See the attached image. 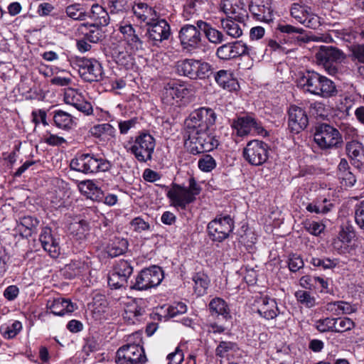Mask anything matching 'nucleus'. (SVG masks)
I'll use <instances>...</instances> for the list:
<instances>
[{
  "instance_id": "nucleus-1",
  "label": "nucleus",
  "mask_w": 364,
  "mask_h": 364,
  "mask_svg": "<svg viewBox=\"0 0 364 364\" xmlns=\"http://www.w3.org/2000/svg\"><path fill=\"white\" fill-rule=\"evenodd\" d=\"M297 85L306 92L326 98L336 96L338 92L331 80L314 70L301 73Z\"/></svg>"
},
{
  "instance_id": "nucleus-2",
  "label": "nucleus",
  "mask_w": 364,
  "mask_h": 364,
  "mask_svg": "<svg viewBox=\"0 0 364 364\" xmlns=\"http://www.w3.org/2000/svg\"><path fill=\"white\" fill-rule=\"evenodd\" d=\"M200 191V186L193 177H191L188 179V187L173 183L166 193V197L171 206L185 210L189 204L195 202Z\"/></svg>"
},
{
  "instance_id": "nucleus-3",
  "label": "nucleus",
  "mask_w": 364,
  "mask_h": 364,
  "mask_svg": "<svg viewBox=\"0 0 364 364\" xmlns=\"http://www.w3.org/2000/svg\"><path fill=\"white\" fill-rule=\"evenodd\" d=\"M217 114L210 107H203L193 111L185 120V132L188 137L209 131L216 122Z\"/></svg>"
},
{
  "instance_id": "nucleus-4",
  "label": "nucleus",
  "mask_w": 364,
  "mask_h": 364,
  "mask_svg": "<svg viewBox=\"0 0 364 364\" xmlns=\"http://www.w3.org/2000/svg\"><path fill=\"white\" fill-rule=\"evenodd\" d=\"M71 169L85 174L108 171L111 167L110 161L93 153H79L70 161Z\"/></svg>"
},
{
  "instance_id": "nucleus-5",
  "label": "nucleus",
  "mask_w": 364,
  "mask_h": 364,
  "mask_svg": "<svg viewBox=\"0 0 364 364\" xmlns=\"http://www.w3.org/2000/svg\"><path fill=\"white\" fill-rule=\"evenodd\" d=\"M126 150L140 163L151 161L156 146L154 137L147 132H141L124 144Z\"/></svg>"
},
{
  "instance_id": "nucleus-6",
  "label": "nucleus",
  "mask_w": 364,
  "mask_h": 364,
  "mask_svg": "<svg viewBox=\"0 0 364 364\" xmlns=\"http://www.w3.org/2000/svg\"><path fill=\"white\" fill-rule=\"evenodd\" d=\"M176 72L191 80H205L213 73V65L202 60L185 58L178 60L175 65Z\"/></svg>"
},
{
  "instance_id": "nucleus-7",
  "label": "nucleus",
  "mask_w": 364,
  "mask_h": 364,
  "mask_svg": "<svg viewBox=\"0 0 364 364\" xmlns=\"http://www.w3.org/2000/svg\"><path fill=\"white\" fill-rule=\"evenodd\" d=\"M235 228L233 218L228 214H218L207 226L208 235L213 242H222L229 237Z\"/></svg>"
},
{
  "instance_id": "nucleus-8",
  "label": "nucleus",
  "mask_w": 364,
  "mask_h": 364,
  "mask_svg": "<svg viewBox=\"0 0 364 364\" xmlns=\"http://www.w3.org/2000/svg\"><path fill=\"white\" fill-rule=\"evenodd\" d=\"M314 141L322 149L339 147L343 144L339 131L326 123H321L316 127Z\"/></svg>"
},
{
  "instance_id": "nucleus-9",
  "label": "nucleus",
  "mask_w": 364,
  "mask_h": 364,
  "mask_svg": "<svg viewBox=\"0 0 364 364\" xmlns=\"http://www.w3.org/2000/svg\"><path fill=\"white\" fill-rule=\"evenodd\" d=\"M230 125L236 135L240 137L249 135L252 130L255 134L262 136L268 134L261 122L251 114L236 117L232 120Z\"/></svg>"
},
{
  "instance_id": "nucleus-10",
  "label": "nucleus",
  "mask_w": 364,
  "mask_h": 364,
  "mask_svg": "<svg viewBox=\"0 0 364 364\" xmlns=\"http://www.w3.org/2000/svg\"><path fill=\"white\" fill-rule=\"evenodd\" d=\"M145 37L146 43L159 47L162 42L169 38L171 32L169 23L163 18H156L146 24Z\"/></svg>"
},
{
  "instance_id": "nucleus-11",
  "label": "nucleus",
  "mask_w": 364,
  "mask_h": 364,
  "mask_svg": "<svg viewBox=\"0 0 364 364\" xmlns=\"http://www.w3.org/2000/svg\"><path fill=\"white\" fill-rule=\"evenodd\" d=\"M269 146L260 140L250 141L242 151L245 161L252 166H261L264 164L269 156Z\"/></svg>"
},
{
  "instance_id": "nucleus-12",
  "label": "nucleus",
  "mask_w": 364,
  "mask_h": 364,
  "mask_svg": "<svg viewBox=\"0 0 364 364\" xmlns=\"http://www.w3.org/2000/svg\"><path fill=\"white\" fill-rule=\"evenodd\" d=\"M164 278L162 269L157 266L142 269L136 276L134 282L132 281L130 288L136 290H146L158 286Z\"/></svg>"
},
{
  "instance_id": "nucleus-13",
  "label": "nucleus",
  "mask_w": 364,
  "mask_h": 364,
  "mask_svg": "<svg viewBox=\"0 0 364 364\" xmlns=\"http://www.w3.org/2000/svg\"><path fill=\"white\" fill-rule=\"evenodd\" d=\"M78 73L86 82H99L104 78L102 67L99 61L94 58H80L76 60Z\"/></svg>"
},
{
  "instance_id": "nucleus-14",
  "label": "nucleus",
  "mask_w": 364,
  "mask_h": 364,
  "mask_svg": "<svg viewBox=\"0 0 364 364\" xmlns=\"http://www.w3.org/2000/svg\"><path fill=\"white\" fill-rule=\"evenodd\" d=\"M146 361L144 348L140 345H124L117 351V364H144Z\"/></svg>"
},
{
  "instance_id": "nucleus-15",
  "label": "nucleus",
  "mask_w": 364,
  "mask_h": 364,
  "mask_svg": "<svg viewBox=\"0 0 364 364\" xmlns=\"http://www.w3.org/2000/svg\"><path fill=\"white\" fill-rule=\"evenodd\" d=\"M196 26L185 24L181 27L178 33V38L183 50L188 52L198 49L202 46V35Z\"/></svg>"
},
{
  "instance_id": "nucleus-16",
  "label": "nucleus",
  "mask_w": 364,
  "mask_h": 364,
  "mask_svg": "<svg viewBox=\"0 0 364 364\" xmlns=\"http://www.w3.org/2000/svg\"><path fill=\"white\" fill-rule=\"evenodd\" d=\"M188 140L191 143L190 152L194 155L213 151L219 145V140L210 129L200 132L194 137H188Z\"/></svg>"
},
{
  "instance_id": "nucleus-17",
  "label": "nucleus",
  "mask_w": 364,
  "mask_h": 364,
  "mask_svg": "<svg viewBox=\"0 0 364 364\" xmlns=\"http://www.w3.org/2000/svg\"><path fill=\"white\" fill-rule=\"evenodd\" d=\"M290 13L294 19L306 27L315 29L320 26V18L313 14L308 6L294 3L291 5Z\"/></svg>"
},
{
  "instance_id": "nucleus-18",
  "label": "nucleus",
  "mask_w": 364,
  "mask_h": 364,
  "mask_svg": "<svg viewBox=\"0 0 364 364\" xmlns=\"http://www.w3.org/2000/svg\"><path fill=\"white\" fill-rule=\"evenodd\" d=\"M119 31L131 50L136 52L145 49L146 42L143 41L141 35L136 31L131 23H121Z\"/></svg>"
},
{
  "instance_id": "nucleus-19",
  "label": "nucleus",
  "mask_w": 364,
  "mask_h": 364,
  "mask_svg": "<svg viewBox=\"0 0 364 364\" xmlns=\"http://www.w3.org/2000/svg\"><path fill=\"white\" fill-rule=\"evenodd\" d=\"M288 125L291 132L299 134L306 128L309 118L306 111L296 105H291L288 110Z\"/></svg>"
},
{
  "instance_id": "nucleus-20",
  "label": "nucleus",
  "mask_w": 364,
  "mask_h": 364,
  "mask_svg": "<svg viewBox=\"0 0 364 364\" xmlns=\"http://www.w3.org/2000/svg\"><path fill=\"white\" fill-rule=\"evenodd\" d=\"M254 310L267 320L273 319L279 314L276 300L268 296L257 298L254 304Z\"/></svg>"
},
{
  "instance_id": "nucleus-21",
  "label": "nucleus",
  "mask_w": 364,
  "mask_h": 364,
  "mask_svg": "<svg viewBox=\"0 0 364 364\" xmlns=\"http://www.w3.org/2000/svg\"><path fill=\"white\" fill-rule=\"evenodd\" d=\"M64 101L66 104L75 107L85 115H90L93 112L92 105L85 100L82 95L75 89L71 87L65 89Z\"/></svg>"
},
{
  "instance_id": "nucleus-22",
  "label": "nucleus",
  "mask_w": 364,
  "mask_h": 364,
  "mask_svg": "<svg viewBox=\"0 0 364 364\" xmlns=\"http://www.w3.org/2000/svg\"><path fill=\"white\" fill-rule=\"evenodd\" d=\"M221 9L228 18L243 23L248 16L242 0H222Z\"/></svg>"
},
{
  "instance_id": "nucleus-23",
  "label": "nucleus",
  "mask_w": 364,
  "mask_h": 364,
  "mask_svg": "<svg viewBox=\"0 0 364 364\" xmlns=\"http://www.w3.org/2000/svg\"><path fill=\"white\" fill-rule=\"evenodd\" d=\"M317 62L324 66H330L333 63L341 62L344 53L333 46H321L315 54Z\"/></svg>"
},
{
  "instance_id": "nucleus-24",
  "label": "nucleus",
  "mask_w": 364,
  "mask_h": 364,
  "mask_svg": "<svg viewBox=\"0 0 364 364\" xmlns=\"http://www.w3.org/2000/svg\"><path fill=\"white\" fill-rule=\"evenodd\" d=\"M39 240L42 247L48 252L53 258H56L60 254V245L58 239L52 233L51 228L44 227L39 235Z\"/></svg>"
},
{
  "instance_id": "nucleus-25",
  "label": "nucleus",
  "mask_w": 364,
  "mask_h": 364,
  "mask_svg": "<svg viewBox=\"0 0 364 364\" xmlns=\"http://www.w3.org/2000/svg\"><path fill=\"white\" fill-rule=\"evenodd\" d=\"M346 151L352 165L358 169L364 166V146L357 140L348 141L346 146Z\"/></svg>"
},
{
  "instance_id": "nucleus-26",
  "label": "nucleus",
  "mask_w": 364,
  "mask_h": 364,
  "mask_svg": "<svg viewBox=\"0 0 364 364\" xmlns=\"http://www.w3.org/2000/svg\"><path fill=\"white\" fill-rule=\"evenodd\" d=\"M191 86L181 81H171L164 87V96L168 99H182L188 95Z\"/></svg>"
},
{
  "instance_id": "nucleus-27",
  "label": "nucleus",
  "mask_w": 364,
  "mask_h": 364,
  "mask_svg": "<svg viewBox=\"0 0 364 364\" xmlns=\"http://www.w3.org/2000/svg\"><path fill=\"white\" fill-rule=\"evenodd\" d=\"M130 9L136 19L140 22L146 23V24L157 17L155 9L144 2L134 1Z\"/></svg>"
},
{
  "instance_id": "nucleus-28",
  "label": "nucleus",
  "mask_w": 364,
  "mask_h": 364,
  "mask_svg": "<svg viewBox=\"0 0 364 364\" xmlns=\"http://www.w3.org/2000/svg\"><path fill=\"white\" fill-rule=\"evenodd\" d=\"M87 18H90L92 23L98 26H106L110 21H114V18L111 16L103 6L98 4H94L91 8L87 11Z\"/></svg>"
},
{
  "instance_id": "nucleus-29",
  "label": "nucleus",
  "mask_w": 364,
  "mask_h": 364,
  "mask_svg": "<svg viewBox=\"0 0 364 364\" xmlns=\"http://www.w3.org/2000/svg\"><path fill=\"white\" fill-rule=\"evenodd\" d=\"M46 306L52 314L60 316L66 314H71L77 309L75 304L61 297L48 300Z\"/></svg>"
},
{
  "instance_id": "nucleus-30",
  "label": "nucleus",
  "mask_w": 364,
  "mask_h": 364,
  "mask_svg": "<svg viewBox=\"0 0 364 364\" xmlns=\"http://www.w3.org/2000/svg\"><path fill=\"white\" fill-rule=\"evenodd\" d=\"M54 125L63 130L73 129L76 127V119L70 113L61 109L53 112Z\"/></svg>"
},
{
  "instance_id": "nucleus-31",
  "label": "nucleus",
  "mask_w": 364,
  "mask_h": 364,
  "mask_svg": "<svg viewBox=\"0 0 364 364\" xmlns=\"http://www.w3.org/2000/svg\"><path fill=\"white\" fill-rule=\"evenodd\" d=\"M215 82L223 89L229 91L236 90L239 87L233 73L228 70H220L213 75Z\"/></svg>"
},
{
  "instance_id": "nucleus-32",
  "label": "nucleus",
  "mask_w": 364,
  "mask_h": 364,
  "mask_svg": "<svg viewBox=\"0 0 364 364\" xmlns=\"http://www.w3.org/2000/svg\"><path fill=\"white\" fill-rule=\"evenodd\" d=\"M90 272L87 263L81 260H73L66 264L63 269V274L67 279H73L77 277L85 276Z\"/></svg>"
},
{
  "instance_id": "nucleus-33",
  "label": "nucleus",
  "mask_w": 364,
  "mask_h": 364,
  "mask_svg": "<svg viewBox=\"0 0 364 364\" xmlns=\"http://www.w3.org/2000/svg\"><path fill=\"white\" fill-rule=\"evenodd\" d=\"M333 207V204L329 199L324 196H319L309 203L306 210L311 213L325 215L329 213Z\"/></svg>"
},
{
  "instance_id": "nucleus-34",
  "label": "nucleus",
  "mask_w": 364,
  "mask_h": 364,
  "mask_svg": "<svg viewBox=\"0 0 364 364\" xmlns=\"http://www.w3.org/2000/svg\"><path fill=\"white\" fill-rule=\"evenodd\" d=\"M208 309L212 316H221L225 319L231 318L229 305L222 298L212 299L208 304Z\"/></svg>"
},
{
  "instance_id": "nucleus-35",
  "label": "nucleus",
  "mask_w": 364,
  "mask_h": 364,
  "mask_svg": "<svg viewBox=\"0 0 364 364\" xmlns=\"http://www.w3.org/2000/svg\"><path fill=\"white\" fill-rule=\"evenodd\" d=\"M250 12L259 21L269 23L274 18L273 9L271 6L267 3L266 4H255L250 5Z\"/></svg>"
},
{
  "instance_id": "nucleus-36",
  "label": "nucleus",
  "mask_w": 364,
  "mask_h": 364,
  "mask_svg": "<svg viewBox=\"0 0 364 364\" xmlns=\"http://www.w3.org/2000/svg\"><path fill=\"white\" fill-rule=\"evenodd\" d=\"M112 18L124 16L130 9L128 0H103Z\"/></svg>"
},
{
  "instance_id": "nucleus-37",
  "label": "nucleus",
  "mask_w": 364,
  "mask_h": 364,
  "mask_svg": "<svg viewBox=\"0 0 364 364\" xmlns=\"http://www.w3.org/2000/svg\"><path fill=\"white\" fill-rule=\"evenodd\" d=\"M196 24L198 28L205 33L206 38L210 43L219 44L224 41V36L222 32L213 28L209 23L199 20L197 21Z\"/></svg>"
},
{
  "instance_id": "nucleus-38",
  "label": "nucleus",
  "mask_w": 364,
  "mask_h": 364,
  "mask_svg": "<svg viewBox=\"0 0 364 364\" xmlns=\"http://www.w3.org/2000/svg\"><path fill=\"white\" fill-rule=\"evenodd\" d=\"M192 280L194 282V292L198 296H201L206 294L210 280L205 273L203 272L195 273L192 277Z\"/></svg>"
},
{
  "instance_id": "nucleus-39",
  "label": "nucleus",
  "mask_w": 364,
  "mask_h": 364,
  "mask_svg": "<svg viewBox=\"0 0 364 364\" xmlns=\"http://www.w3.org/2000/svg\"><path fill=\"white\" fill-rule=\"evenodd\" d=\"M328 311L335 315L350 314L357 311V306L343 301L329 302L326 305Z\"/></svg>"
},
{
  "instance_id": "nucleus-40",
  "label": "nucleus",
  "mask_w": 364,
  "mask_h": 364,
  "mask_svg": "<svg viewBox=\"0 0 364 364\" xmlns=\"http://www.w3.org/2000/svg\"><path fill=\"white\" fill-rule=\"evenodd\" d=\"M128 249V242L124 238L114 237L107 247V252L111 257L123 255Z\"/></svg>"
},
{
  "instance_id": "nucleus-41",
  "label": "nucleus",
  "mask_w": 364,
  "mask_h": 364,
  "mask_svg": "<svg viewBox=\"0 0 364 364\" xmlns=\"http://www.w3.org/2000/svg\"><path fill=\"white\" fill-rule=\"evenodd\" d=\"M100 27L92 23H82L79 31L84 35L86 40L90 43H97L102 37Z\"/></svg>"
},
{
  "instance_id": "nucleus-42",
  "label": "nucleus",
  "mask_w": 364,
  "mask_h": 364,
  "mask_svg": "<svg viewBox=\"0 0 364 364\" xmlns=\"http://www.w3.org/2000/svg\"><path fill=\"white\" fill-rule=\"evenodd\" d=\"M111 55L116 63L124 67L131 64L132 60V55L122 46H117L112 48Z\"/></svg>"
},
{
  "instance_id": "nucleus-43",
  "label": "nucleus",
  "mask_w": 364,
  "mask_h": 364,
  "mask_svg": "<svg viewBox=\"0 0 364 364\" xmlns=\"http://www.w3.org/2000/svg\"><path fill=\"white\" fill-rule=\"evenodd\" d=\"M68 17L75 21H85L87 18V8L85 4H73L65 8Z\"/></svg>"
},
{
  "instance_id": "nucleus-44",
  "label": "nucleus",
  "mask_w": 364,
  "mask_h": 364,
  "mask_svg": "<svg viewBox=\"0 0 364 364\" xmlns=\"http://www.w3.org/2000/svg\"><path fill=\"white\" fill-rule=\"evenodd\" d=\"M69 231L70 234L77 240H82L86 237L87 232L90 230L89 223L85 220L75 221L70 224Z\"/></svg>"
},
{
  "instance_id": "nucleus-45",
  "label": "nucleus",
  "mask_w": 364,
  "mask_h": 364,
  "mask_svg": "<svg viewBox=\"0 0 364 364\" xmlns=\"http://www.w3.org/2000/svg\"><path fill=\"white\" fill-rule=\"evenodd\" d=\"M145 314L144 308L139 306L136 304H133L127 306L124 311V318L130 321V323H135L136 321H140L141 317Z\"/></svg>"
},
{
  "instance_id": "nucleus-46",
  "label": "nucleus",
  "mask_w": 364,
  "mask_h": 364,
  "mask_svg": "<svg viewBox=\"0 0 364 364\" xmlns=\"http://www.w3.org/2000/svg\"><path fill=\"white\" fill-rule=\"evenodd\" d=\"M237 21L230 18L221 20V26L223 30L228 36L233 38H238L242 33V31Z\"/></svg>"
},
{
  "instance_id": "nucleus-47",
  "label": "nucleus",
  "mask_w": 364,
  "mask_h": 364,
  "mask_svg": "<svg viewBox=\"0 0 364 364\" xmlns=\"http://www.w3.org/2000/svg\"><path fill=\"white\" fill-rule=\"evenodd\" d=\"M86 187V191H83L87 197L92 200L100 201L103 200L104 193L92 181H86L82 183Z\"/></svg>"
},
{
  "instance_id": "nucleus-48",
  "label": "nucleus",
  "mask_w": 364,
  "mask_h": 364,
  "mask_svg": "<svg viewBox=\"0 0 364 364\" xmlns=\"http://www.w3.org/2000/svg\"><path fill=\"white\" fill-rule=\"evenodd\" d=\"M203 0H186L183 6V15L186 19L191 18L194 14L202 11Z\"/></svg>"
},
{
  "instance_id": "nucleus-49",
  "label": "nucleus",
  "mask_w": 364,
  "mask_h": 364,
  "mask_svg": "<svg viewBox=\"0 0 364 364\" xmlns=\"http://www.w3.org/2000/svg\"><path fill=\"white\" fill-rule=\"evenodd\" d=\"M113 270L116 272L122 279H126L128 282V279L133 273V267L130 262L121 259L116 263Z\"/></svg>"
},
{
  "instance_id": "nucleus-50",
  "label": "nucleus",
  "mask_w": 364,
  "mask_h": 364,
  "mask_svg": "<svg viewBox=\"0 0 364 364\" xmlns=\"http://www.w3.org/2000/svg\"><path fill=\"white\" fill-rule=\"evenodd\" d=\"M311 264H312V265L315 267L319 268L320 269H332L338 265V260L337 259H330L325 257H312Z\"/></svg>"
},
{
  "instance_id": "nucleus-51",
  "label": "nucleus",
  "mask_w": 364,
  "mask_h": 364,
  "mask_svg": "<svg viewBox=\"0 0 364 364\" xmlns=\"http://www.w3.org/2000/svg\"><path fill=\"white\" fill-rule=\"evenodd\" d=\"M334 332L344 333L354 328L355 322L348 317L334 318Z\"/></svg>"
},
{
  "instance_id": "nucleus-52",
  "label": "nucleus",
  "mask_w": 364,
  "mask_h": 364,
  "mask_svg": "<svg viewBox=\"0 0 364 364\" xmlns=\"http://www.w3.org/2000/svg\"><path fill=\"white\" fill-rule=\"evenodd\" d=\"M355 237V232L353 228L351 226H346L340 231L338 237V241H335L333 242L334 247L339 249L341 247L338 245L340 242L348 244Z\"/></svg>"
},
{
  "instance_id": "nucleus-53",
  "label": "nucleus",
  "mask_w": 364,
  "mask_h": 364,
  "mask_svg": "<svg viewBox=\"0 0 364 364\" xmlns=\"http://www.w3.org/2000/svg\"><path fill=\"white\" fill-rule=\"evenodd\" d=\"M295 296L299 302L307 308H311L316 305V299L310 292L299 290L295 292Z\"/></svg>"
},
{
  "instance_id": "nucleus-54",
  "label": "nucleus",
  "mask_w": 364,
  "mask_h": 364,
  "mask_svg": "<svg viewBox=\"0 0 364 364\" xmlns=\"http://www.w3.org/2000/svg\"><path fill=\"white\" fill-rule=\"evenodd\" d=\"M237 348L235 343L231 341H220L215 349V355L220 358L227 357L232 351Z\"/></svg>"
},
{
  "instance_id": "nucleus-55",
  "label": "nucleus",
  "mask_w": 364,
  "mask_h": 364,
  "mask_svg": "<svg viewBox=\"0 0 364 364\" xmlns=\"http://www.w3.org/2000/svg\"><path fill=\"white\" fill-rule=\"evenodd\" d=\"M315 327L321 333L334 332V318L318 319L316 321Z\"/></svg>"
},
{
  "instance_id": "nucleus-56",
  "label": "nucleus",
  "mask_w": 364,
  "mask_h": 364,
  "mask_svg": "<svg viewBox=\"0 0 364 364\" xmlns=\"http://www.w3.org/2000/svg\"><path fill=\"white\" fill-rule=\"evenodd\" d=\"M216 161L209 154L203 156L198 161V168L203 172H210L216 167Z\"/></svg>"
},
{
  "instance_id": "nucleus-57",
  "label": "nucleus",
  "mask_w": 364,
  "mask_h": 364,
  "mask_svg": "<svg viewBox=\"0 0 364 364\" xmlns=\"http://www.w3.org/2000/svg\"><path fill=\"white\" fill-rule=\"evenodd\" d=\"M217 57L223 60L233 59V48L232 43L223 44L216 50Z\"/></svg>"
},
{
  "instance_id": "nucleus-58",
  "label": "nucleus",
  "mask_w": 364,
  "mask_h": 364,
  "mask_svg": "<svg viewBox=\"0 0 364 364\" xmlns=\"http://www.w3.org/2000/svg\"><path fill=\"white\" fill-rule=\"evenodd\" d=\"M233 48V58H236L242 55H250L252 48L248 47L241 41L232 43Z\"/></svg>"
},
{
  "instance_id": "nucleus-59",
  "label": "nucleus",
  "mask_w": 364,
  "mask_h": 364,
  "mask_svg": "<svg viewBox=\"0 0 364 364\" xmlns=\"http://www.w3.org/2000/svg\"><path fill=\"white\" fill-rule=\"evenodd\" d=\"M277 30L284 34H287L290 38H294L296 34H301L304 30L301 28H297L287 23H279Z\"/></svg>"
},
{
  "instance_id": "nucleus-60",
  "label": "nucleus",
  "mask_w": 364,
  "mask_h": 364,
  "mask_svg": "<svg viewBox=\"0 0 364 364\" xmlns=\"http://www.w3.org/2000/svg\"><path fill=\"white\" fill-rule=\"evenodd\" d=\"M302 258L296 255H290L288 259V267L291 272H296L304 267Z\"/></svg>"
},
{
  "instance_id": "nucleus-61",
  "label": "nucleus",
  "mask_w": 364,
  "mask_h": 364,
  "mask_svg": "<svg viewBox=\"0 0 364 364\" xmlns=\"http://www.w3.org/2000/svg\"><path fill=\"white\" fill-rule=\"evenodd\" d=\"M127 283L126 279H122L114 270L108 277V284L112 288L119 289L127 285Z\"/></svg>"
},
{
  "instance_id": "nucleus-62",
  "label": "nucleus",
  "mask_w": 364,
  "mask_h": 364,
  "mask_svg": "<svg viewBox=\"0 0 364 364\" xmlns=\"http://www.w3.org/2000/svg\"><path fill=\"white\" fill-rule=\"evenodd\" d=\"M22 325L18 321H15L11 326H9L3 333L4 338L10 339L14 338L21 330Z\"/></svg>"
},
{
  "instance_id": "nucleus-63",
  "label": "nucleus",
  "mask_w": 364,
  "mask_h": 364,
  "mask_svg": "<svg viewBox=\"0 0 364 364\" xmlns=\"http://www.w3.org/2000/svg\"><path fill=\"white\" fill-rule=\"evenodd\" d=\"M341 183L347 187H352L356 182L355 175L349 170L342 173H337Z\"/></svg>"
},
{
  "instance_id": "nucleus-64",
  "label": "nucleus",
  "mask_w": 364,
  "mask_h": 364,
  "mask_svg": "<svg viewBox=\"0 0 364 364\" xmlns=\"http://www.w3.org/2000/svg\"><path fill=\"white\" fill-rule=\"evenodd\" d=\"M184 358L183 350L176 348L175 350L167 355L168 364H182Z\"/></svg>"
}]
</instances>
